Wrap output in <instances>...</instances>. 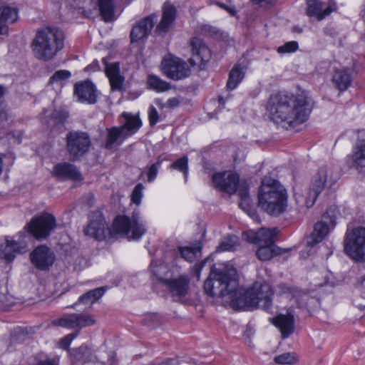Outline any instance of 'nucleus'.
<instances>
[{"mask_svg": "<svg viewBox=\"0 0 365 365\" xmlns=\"http://www.w3.org/2000/svg\"><path fill=\"white\" fill-rule=\"evenodd\" d=\"M146 232L145 224L142 220L140 211L135 210L132 216H117L110 231L103 215L100 212H93L89 223L84 228L86 235L93 237L98 241L103 240L110 233L126 237L129 240H139Z\"/></svg>", "mask_w": 365, "mask_h": 365, "instance_id": "obj_1", "label": "nucleus"}, {"mask_svg": "<svg viewBox=\"0 0 365 365\" xmlns=\"http://www.w3.org/2000/svg\"><path fill=\"white\" fill-rule=\"evenodd\" d=\"M312 109L309 100L303 95L278 93L272 95L267 103V112L271 120L276 123H286L290 126L304 123Z\"/></svg>", "mask_w": 365, "mask_h": 365, "instance_id": "obj_2", "label": "nucleus"}, {"mask_svg": "<svg viewBox=\"0 0 365 365\" xmlns=\"http://www.w3.org/2000/svg\"><path fill=\"white\" fill-rule=\"evenodd\" d=\"M238 287L237 270L233 267L223 269L212 268L204 283V290L207 294L212 297H228L232 307Z\"/></svg>", "mask_w": 365, "mask_h": 365, "instance_id": "obj_3", "label": "nucleus"}, {"mask_svg": "<svg viewBox=\"0 0 365 365\" xmlns=\"http://www.w3.org/2000/svg\"><path fill=\"white\" fill-rule=\"evenodd\" d=\"M258 205L270 215H279L287 207L286 189L276 180L264 179L258 191Z\"/></svg>", "mask_w": 365, "mask_h": 365, "instance_id": "obj_4", "label": "nucleus"}, {"mask_svg": "<svg viewBox=\"0 0 365 365\" xmlns=\"http://www.w3.org/2000/svg\"><path fill=\"white\" fill-rule=\"evenodd\" d=\"M273 291L266 282H257L245 290L238 287L237 296L233 299V308H259L269 312L272 307Z\"/></svg>", "mask_w": 365, "mask_h": 365, "instance_id": "obj_5", "label": "nucleus"}, {"mask_svg": "<svg viewBox=\"0 0 365 365\" xmlns=\"http://www.w3.org/2000/svg\"><path fill=\"white\" fill-rule=\"evenodd\" d=\"M64 35L56 27L46 26L38 29L31 47L34 56L40 60L52 59L63 47Z\"/></svg>", "mask_w": 365, "mask_h": 365, "instance_id": "obj_6", "label": "nucleus"}, {"mask_svg": "<svg viewBox=\"0 0 365 365\" xmlns=\"http://www.w3.org/2000/svg\"><path fill=\"white\" fill-rule=\"evenodd\" d=\"M56 227L55 217L49 213H43L33 217L25 226V229L34 238L43 240L48 237Z\"/></svg>", "mask_w": 365, "mask_h": 365, "instance_id": "obj_7", "label": "nucleus"}, {"mask_svg": "<svg viewBox=\"0 0 365 365\" xmlns=\"http://www.w3.org/2000/svg\"><path fill=\"white\" fill-rule=\"evenodd\" d=\"M91 142L86 132L72 130L66 135V149L73 160L80 159L86 154Z\"/></svg>", "mask_w": 365, "mask_h": 365, "instance_id": "obj_8", "label": "nucleus"}, {"mask_svg": "<svg viewBox=\"0 0 365 365\" xmlns=\"http://www.w3.org/2000/svg\"><path fill=\"white\" fill-rule=\"evenodd\" d=\"M359 133L352 152L347 155L346 160L349 168L355 169L358 173H362L365 170V130Z\"/></svg>", "mask_w": 365, "mask_h": 365, "instance_id": "obj_9", "label": "nucleus"}, {"mask_svg": "<svg viewBox=\"0 0 365 365\" xmlns=\"http://www.w3.org/2000/svg\"><path fill=\"white\" fill-rule=\"evenodd\" d=\"M93 317L87 313L64 314L61 318L54 319L52 324L55 326L68 329H82L95 324Z\"/></svg>", "mask_w": 365, "mask_h": 365, "instance_id": "obj_10", "label": "nucleus"}, {"mask_svg": "<svg viewBox=\"0 0 365 365\" xmlns=\"http://www.w3.org/2000/svg\"><path fill=\"white\" fill-rule=\"evenodd\" d=\"M161 66L163 73L173 80H180L190 74V68L186 62L177 57L164 58Z\"/></svg>", "mask_w": 365, "mask_h": 365, "instance_id": "obj_11", "label": "nucleus"}, {"mask_svg": "<svg viewBox=\"0 0 365 365\" xmlns=\"http://www.w3.org/2000/svg\"><path fill=\"white\" fill-rule=\"evenodd\" d=\"M190 45L192 51V58L189 59L190 64L192 66H199L202 68L211 58L210 49L201 38L197 37L191 39Z\"/></svg>", "mask_w": 365, "mask_h": 365, "instance_id": "obj_12", "label": "nucleus"}, {"mask_svg": "<svg viewBox=\"0 0 365 365\" xmlns=\"http://www.w3.org/2000/svg\"><path fill=\"white\" fill-rule=\"evenodd\" d=\"M239 175L231 171L215 173L212 175V183L220 191L233 195L237 191Z\"/></svg>", "mask_w": 365, "mask_h": 365, "instance_id": "obj_13", "label": "nucleus"}, {"mask_svg": "<svg viewBox=\"0 0 365 365\" xmlns=\"http://www.w3.org/2000/svg\"><path fill=\"white\" fill-rule=\"evenodd\" d=\"M328 183V170L324 168H320L314 175L310 186L309 194L305 201L307 207L313 206L318 195L327 186Z\"/></svg>", "mask_w": 365, "mask_h": 365, "instance_id": "obj_14", "label": "nucleus"}, {"mask_svg": "<svg viewBox=\"0 0 365 365\" xmlns=\"http://www.w3.org/2000/svg\"><path fill=\"white\" fill-rule=\"evenodd\" d=\"M175 301L184 298L190 289V278L187 275L173 277L163 286Z\"/></svg>", "mask_w": 365, "mask_h": 365, "instance_id": "obj_15", "label": "nucleus"}, {"mask_svg": "<svg viewBox=\"0 0 365 365\" xmlns=\"http://www.w3.org/2000/svg\"><path fill=\"white\" fill-rule=\"evenodd\" d=\"M344 251H365V227H357L347 230Z\"/></svg>", "mask_w": 365, "mask_h": 365, "instance_id": "obj_16", "label": "nucleus"}, {"mask_svg": "<svg viewBox=\"0 0 365 365\" xmlns=\"http://www.w3.org/2000/svg\"><path fill=\"white\" fill-rule=\"evenodd\" d=\"M156 20L155 14L149 15L140 20L131 29L130 34L131 43L138 42L147 38L153 29Z\"/></svg>", "mask_w": 365, "mask_h": 365, "instance_id": "obj_17", "label": "nucleus"}, {"mask_svg": "<svg viewBox=\"0 0 365 365\" xmlns=\"http://www.w3.org/2000/svg\"><path fill=\"white\" fill-rule=\"evenodd\" d=\"M74 94L81 103L94 104L97 102L98 91L91 81L77 83L74 86Z\"/></svg>", "mask_w": 365, "mask_h": 365, "instance_id": "obj_18", "label": "nucleus"}, {"mask_svg": "<svg viewBox=\"0 0 365 365\" xmlns=\"http://www.w3.org/2000/svg\"><path fill=\"white\" fill-rule=\"evenodd\" d=\"M177 10L170 2H165L163 6L162 18L156 26L155 33L162 35L167 33L176 19Z\"/></svg>", "mask_w": 365, "mask_h": 365, "instance_id": "obj_19", "label": "nucleus"}, {"mask_svg": "<svg viewBox=\"0 0 365 365\" xmlns=\"http://www.w3.org/2000/svg\"><path fill=\"white\" fill-rule=\"evenodd\" d=\"M271 320L272 324L279 329L282 339L287 338L294 331V317L291 311H288L286 314H279Z\"/></svg>", "mask_w": 365, "mask_h": 365, "instance_id": "obj_20", "label": "nucleus"}, {"mask_svg": "<svg viewBox=\"0 0 365 365\" xmlns=\"http://www.w3.org/2000/svg\"><path fill=\"white\" fill-rule=\"evenodd\" d=\"M53 174L58 179L62 180H80L82 179L81 174L77 168L66 162L56 164L53 168Z\"/></svg>", "mask_w": 365, "mask_h": 365, "instance_id": "obj_21", "label": "nucleus"}, {"mask_svg": "<svg viewBox=\"0 0 365 365\" xmlns=\"http://www.w3.org/2000/svg\"><path fill=\"white\" fill-rule=\"evenodd\" d=\"M336 9V3L333 1L324 9L323 4L319 0H310L307 3V14L309 16H316L321 21Z\"/></svg>", "mask_w": 365, "mask_h": 365, "instance_id": "obj_22", "label": "nucleus"}, {"mask_svg": "<svg viewBox=\"0 0 365 365\" xmlns=\"http://www.w3.org/2000/svg\"><path fill=\"white\" fill-rule=\"evenodd\" d=\"M277 230L272 229H261L258 230L259 235V249L257 251L264 248H267L268 251H291L290 248L281 249L277 247L274 243V238L277 235Z\"/></svg>", "mask_w": 365, "mask_h": 365, "instance_id": "obj_23", "label": "nucleus"}, {"mask_svg": "<svg viewBox=\"0 0 365 365\" xmlns=\"http://www.w3.org/2000/svg\"><path fill=\"white\" fill-rule=\"evenodd\" d=\"M105 65V72L109 79L111 89L120 91L122 88L123 78L120 74L118 63H108L105 58L102 59Z\"/></svg>", "mask_w": 365, "mask_h": 365, "instance_id": "obj_24", "label": "nucleus"}, {"mask_svg": "<svg viewBox=\"0 0 365 365\" xmlns=\"http://www.w3.org/2000/svg\"><path fill=\"white\" fill-rule=\"evenodd\" d=\"M30 260L38 270L48 271L53 266L56 255L54 252H31Z\"/></svg>", "mask_w": 365, "mask_h": 365, "instance_id": "obj_25", "label": "nucleus"}, {"mask_svg": "<svg viewBox=\"0 0 365 365\" xmlns=\"http://www.w3.org/2000/svg\"><path fill=\"white\" fill-rule=\"evenodd\" d=\"M329 231V226L324 222H318L314 226L313 232L304 240L307 248H314L315 246L325 238Z\"/></svg>", "mask_w": 365, "mask_h": 365, "instance_id": "obj_26", "label": "nucleus"}, {"mask_svg": "<svg viewBox=\"0 0 365 365\" xmlns=\"http://www.w3.org/2000/svg\"><path fill=\"white\" fill-rule=\"evenodd\" d=\"M71 359L73 364L97 361V357L86 345L68 350Z\"/></svg>", "mask_w": 365, "mask_h": 365, "instance_id": "obj_27", "label": "nucleus"}, {"mask_svg": "<svg viewBox=\"0 0 365 365\" xmlns=\"http://www.w3.org/2000/svg\"><path fill=\"white\" fill-rule=\"evenodd\" d=\"M18 19V10L15 7L4 6L0 9V34L6 35L9 33V23H14Z\"/></svg>", "mask_w": 365, "mask_h": 365, "instance_id": "obj_28", "label": "nucleus"}, {"mask_svg": "<svg viewBox=\"0 0 365 365\" xmlns=\"http://www.w3.org/2000/svg\"><path fill=\"white\" fill-rule=\"evenodd\" d=\"M334 86L340 92L346 91L351 85L352 77L349 69H336L332 76Z\"/></svg>", "mask_w": 365, "mask_h": 365, "instance_id": "obj_29", "label": "nucleus"}, {"mask_svg": "<svg viewBox=\"0 0 365 365\" xmlns=\"http://www.w3.org/2000/svg\"><path fill=\"white\" fill-rule=\"evenodd\" d=\"M122 116L125 120V123L120 126L125 137H130L135 134L142 126V122L138 115H133L129 113H123Z\"/></svg>", "mask_w": 365, "mask_h": 365, "instance_id": "obj_30", "label": "nucleus"}, {"mask_svg": "<svg viewBox=\"0 0 365 365\" xmlns=\"http://www.w3.org/2000/svg\"><path fill=\"white\" fill-rule=\"evenodd\" d=\"M152 272L156 279L163 287L173 276V272L169 269L168 264H157L153 260L150 263Z\"/></svg>", "mask_w": 365, "mask_h": 365, "instance_id": "obj_31", "label": "nucleus"}, {"mask_svg": "<svg viewBox=\"0 0 365 365\" xmlns=\"http://www.w3.org/2000/svg\"><path fill=\"white\" fill-rule=\"evenodd\" d=\"M127 138L125 136V132L123 131L120 126L113 127L108 129L105 146L107 149H110L114 144L120 145Z\"/></svg>", "mask_w": 365, "mask_h": 365, "instance_id": "obj_32", "label": "nucleus"}, {"mask_svg": "<svg viewBox=\"0 0 365 365\" xmlns=\"http://www.w3.org/2000/svg\"><path fill=\"white\" fill-rule=\"evenodd\" d=\"M106 290V289L104 287L90 290L78 298V302L85 305H91L100 299L104 294Z\"/></svg>", "mask_w": 365, "mask_h": 365, "instance_id": "obj_33", "label": "nucleus"}, {"mask_svg": "<svg viewBox=\"0 0 365 365\" xmlns=\"http://www.w3.org/2000/svg\"><path fill=\"white\" fill-rule=\"evenodd\" d=\"M245 77V73L239 65H235L229 73L227 82V88L233 90L237 88L239 83Z\"/></svg>", "mask_w": 365, "mask_h": 365, "instance_id": "obj_34", "label": "nucleus"}, {"mask_svg": "<svg viewBox=\"0 0 365 365\" xmlns=\"http://www.w3.org/2000/svg\"><path fill=\"white\" fill-rule=\"evenodd\" d=\"M101 15L105 21H110L114 15V0H98Z\"/></svg>", "mask_w": 365, "mask_h": 365, "instance_id": "obj_35", "label": "nucleus"}, {"mask_svg": "<svg viewBox=\"0 0 365 365\" xmlns=\"http://www.w3.org/2000/svg\"><path fill=\"white\" fill-rule=\"evenodd\" d=\"M147 83L150 88L157 92H164L171 88L169 83L155 75H149Z\"/></svg>", "mask_w": 365, "mask_h": 365, "instance_id": "obj_36", "label": "nucleus"}, {"mask_svg": "<svg viewBox=\"0 0 365 365\" xmlns=\"http://www.w3.org/2000/svg\"><path fill=\"white\" fill-rule=\"evenodd\" d=\"M237 191L238 195L240 197V202L239 206L242 209H245L250 205V197L249 195L248 184L246 181H242L238 182L237 186Z\"/></svg>", "mask_w": 365, "mask_h": 365, "instance_id": "obj_37", "label": "nucleus"}, {"mask_svg": "<svg viewBox=\"0 0 365 365\" xmlns=\"http://www.w3.org/2000/svg\"><path fill=\"white\" fill-rule=\"evenodd\" d=\"M24 248V243L22 241L13 240L10 237L0 240V251H20Z\"/></svg>", "mask_w": 365, "mask_h": 365, "instance_id": "obj_38", "label": "nucleus"}, {"mask_svg": "<svg viewBox=\"0 0 365 365\" xmlns=\"http://www.w3.org/2000/svg\"><path fill=\"white\" fill-rule=\"evenodd\" d=\"M239 238L237 236L232 235L225 237L219 245L217 251H230L238 245Z\"/></svg>", "mask_w": 365, "mask_h": 365, "instance_id": "obj_39", "label": "nucleus"}, {"mask_svg": "<svg viewBox=\"0 0 365 365\" xmlns=\"http://www.w3.org/2000/svg\"><path fill=\"white\" fill-rule=\"evenodd\" d=\"M170 168L182 172L184 175L185 180L187 181L188 176V159L187 156L178 159L170 165Z\"/></svg>", "mask_w": 365, "mask_h": 365, "instance_id": "obj_40", "label": "nucleus"}, {"mask_svg": "<svg viewBox=\"0 0 365 365\" xmlns=\"http://www.w3.org/2000/svg\"><path fill=\"white\" fill-rule=\"evenodd\" d=\"M274 361L277 364H294L297 361V356L294 352H286L274 357Z\"/></svg>", "mask_w": 365, "mask_h": 365, "instance_id": "obj_41", "label": "nucleus"}, {"mask_svg": "<svg viewBox=\"0 0 365 365\" xmlns=\"http://www.w3.org/2000/svg\"><path fill=\"white\" fill-rule=\"evenodd\" d=\"M68 118L67 112L63 110H56L52 113L48 123L51 126L62 125Z\"/></svg>", "mask_w": 365, "mask_h": 365, "instance_id": "obj_42", "label": "nucleus"}, {"mask_svg": "<svg viewBox=\"0 0 365 365\" xmlns=\"http://www.w3.org/2000/svg\"><path fill=\"white\" fill-rule=\"evenodd\" d=\"M77 254L75 257V262H74V269L77 270H81L87 267H88L91 263L89 262V258L88 256L83 255L80 252H75Z\"/></svg>", "mask_w": 365, "mask_h": 365, "instance_id": "obj_43", "label": "nucleus"}, {"mask_svg": "<svg viewBox=\"0 0 365 365\" xmlns=\"http://www.w3.org/2000/svg\"><path fill=\"white\" fill-rule=\"evenodd\" d=\"M71 77L70 71L67 70H60L56 71L49 79V83H58L68 80Z\"/></svg>", "mask_w": 365, "mask_h": 365, "instance_id": "obj_44", "label": "nucleus"}, {"mask_svg": "<svg viewBox=\"0 0 365 365\" xmlns=\"http://www.w3.org/2000/svg\"><path fill=\"white\" fill-rule=\"evenodd\" d=\"M143 190H144V186L143 185V184L138 183L135 186V187L132 192L131 201L136 205H139L141 202Z\"/></svg>", "mask_w": 365, "mask_h": 365, "instance_id": "obj_45", "label": "nucleus"}, {"mask_svg": "<svg viewBox=\"0 0 365 365\" xmlns=\"http://www.w3.org/2000/svg\"><path fill=\"white\" fill-rule=\"evenodd\" d=\"M161 161L158 160L157 162L153 163L150 165H148L146 167L148 171H147V176H148V181L149 182H153L157 177V175L158 173L159 168L160 167Z\"/></svg>", "mask_w": 365, "mask_h": 365, "instance_id": "obj_46", "label": "nucleus"}, {"mask_svg": "<svg viewBox=\"0 0 365 365\" xmlns=\"http://www.w3.org/2000/svg\"><path fill=\"white\" fill-rule=\"evenodd\" d=\"M299 44L297 41H292L285 43L284 45L279 46L277 52L279 53H292L297 51Z\"/></svg>", "mask_w": 365, "mask_h": 365, "instance_id": "obj_47", "label": "nucleus"}, {"mask_svg": "<svg viewBox=\"0 0 365 365\" xmlns=\"http://www.w3.org/2000/svg\"><path fill=\"white\" fill-rule=\"evenodd\" d=\"M242 237L247 242L258 245V243H259L258 231L254 232L252 230H250V231L244 232L242 233Z\"/></svg>", "mask_w": 365, "mask_h": 365, "instance_id": "obj_48", "label": "nucleus"}, {"mask_svg": "<svg viewBox=\"0 0 365 365\" xmlns=\"http://www.w3.org/2000/svg\"><path fill=\"white\" fill-rule=\"evenodd\" d=\"M148 119L151 126H154L159 121V114L153 106H150L148 108Z\"/></svg>", "mask_w": 365, "mask_h": 365, "instance_id": "obj_49", "label": "nucleus"}, {"mask_svg": "<svg viewBox=\"0 0 365 365\" xmlns=\"http://www.w3.org/2000/svg\"><path fill=\"white\" fill-rule=\"evenodd\" d=\"M78 332L69 334L63 336L60 341V346L63 349H68L71 341L77 336Z\"/></svg>", "mask_w": 365, "mask_h": 365, "instance_id": "obj_50", "label": "nucleus"}, {"mask_svg": "<svg viewBox=\"0 0 365 365\" xmlns=\"http://www.w3.org/2000/svg\"><path fill=\"white\" fill-rule=\"evenodd\" d=\"M202 249V242L197 241L190 246L178 247V251H201Z\"/></svg>", "mask_w": 365, "mask_h": 365, "instance_id": "obj_51", "label": "nucleus"}, {"mask_svg": "<svg viewBox=\"0 0 365 365\" xmlns=\"http://www.w3.org/2000/svg\"><path fill=\"white\" fill-rule=\"evenodd\" d=\"M356 262H365V252H345Z\"/></svg>", "mask_w": 365, "mask_h": 365, "instance_id": "obj_52", "label": "nucleus"}, {"mask_svg": "<svg viewBox=\"0 0 365 365\" xmlns=\"http://www.w3.org/2000/svg\"><path fill=\"white\" fill-rule=\"evenodd\" d=\"M15 259L14 252H0V264H9Z\"/></svg>", "mask_w": 365, "mask_h": 365, "instance_id": "obj_53", "label": "nucleus"}, {"mask_svg": "<svg viewBox=\"0 0 365 365\" xmlns=\"http://www.w3.org/2000/svg\"><path fill=\"white\" fill-rule=\"evenodd\" d=\"M280 252H255V255L260 261H267L277 256Z\"/></svg>", "mask_w": 365, "mask_h": 365, "instance_id": "obj_54", "label": "nucleus"}, {"mask_svg": "<svg viewBox=\"0 0 365 365\" xmlns=\"http://www.w3.org/2000/svg\"><path fill=\"white\" fill-rule=\"evenodd\" d=\"M207 260V259L205 258V259L197 262L193 267L194 276L197 278V280L200 279V272L206 264Z\"/></svg>", "mask_w": 365, "mask_h": 365, "instance_id": "obj_55", "label": "nucleus"}, {"mask_svg": "<svg viewBox=\"0 0 365 365\" xmlns=\"http://www.w3.org/2000/svg\"><path fill=\"white\" fill-rule=\"evenodd\" d=\"M200 253L201 252H180V256L190 262H192L197 257V254Z\"/></svg>", "mask_w": 365, "mask_h": 365, "instance_id": "obj_56", "label": "nucleus"}, {"mask_svg": "<svg viewBox=\"0 0 365 365\" xmlns=\"http://www.w3.org/2000/svg\"><path fill=\"white\" fill-rule=\"evenodd\" d=\"M252 3L255 4H260L261 6H272L276 0H250Z\"/></svg>", "mask_w": 365, "mask_h": 365, "instance_id": "obj_57", "label": "nucleus"}, {"mask_svg": "<svg viewBox=\"0 0 365 365\" xmlns=\"http://www.w3.org/2000/svg\"><path fill=\"white\" fill-rule=\"evenodd\" d=\"M179 103H180V101L178 98H172L167 101V102L165 104V107L172 108L178 106L179 105Z\"/></svg>", "mask_w": 365, "mask_h": 365, "instance_id": "obj_58", "label": "nucleus"}, {"mask_svg": "<svg viewBox=\"0 0 365 365\" xmlns=\"http://www.w3.org/2000/svg\"><path fill=\"white\" fill-rule=\"evenodd\" d=\"M7 120V113L6 111L4 104L0 101V120L4 121Z\"/></svg>", "mask_w": 365, "mask_h": 365, "instance_id": "obj_59", "label": "nucleus"}, {"mask_svg": "<svg viewBox=\"0 0 365 365\" xmlns=\"http://www.w3.org/2000/svg\"><path fill=\"white\" fill-rule=\"evenodd\" d=\"M115 362H116L115 354V353L111 352L108 355V361L106 362V364L102 363V365H114L115 364Z\"/></svg>", "mask_w": 365, "mask_h": 365, "instance_id": "obj_60", "label": "nucleus"}, {"mask_svg": "<svg viewBox=\"0 0 365 365\" xmlns=\"http://www.w3.org/2000/svg\"><path fill=\"white\" fill-rule=\"evenodd\" d=\"M220 6L226 9L230 14L231 16H235L236 14V11L234 8L227 7L224 4H220Z\"/></svg>", "mask_w": 365, "mask_h": 365, "instance_id": "obj_61", "label": "nucleus"}, {"mask_svg": "<svg viewBox=\"0 0 365 365\" xmlns=\"http://www.w3.org/2000/svg\"><path fill=\"white\" fill-rule=\"evenodd\" d=\"M99 66H98V63L96 61V62H93L92 64L88 66L86 68V71H89V70H97Z\"/></svg>", "mask_w": 365, "mask_h": 365, "instance_id": "obj_62", "label": "nucleus"}, {"mask_svg": "<svg viewBox=\"0 0 365 365\" xmlns=\"http://www.w3.org/2000/svg\"><path fill=\"white\" fill-rule=\"evenodd\" d=\"M38 365H56V364L53 361L48 359V360L41 361L38 363Z\"/></svg>", "mask_w": 365, "mask_h": 365, "instance_id": "obj_63", "label": "nucleus"}, {"mask_svg": "<svg viewBox=\"0 0 365 365\" xmlns=\"http://www.w3.org/2000/svg\"><path fill=\"white\" fill-rule=\"evenodd\" d=\"M359 286L361 288L365 289V274L361 277L359 280Z\"/></svg>", "mask_w": 365, "mask_h": 365, "instance_id": "obj_64", "label": "nucleus"}]
</instances>
